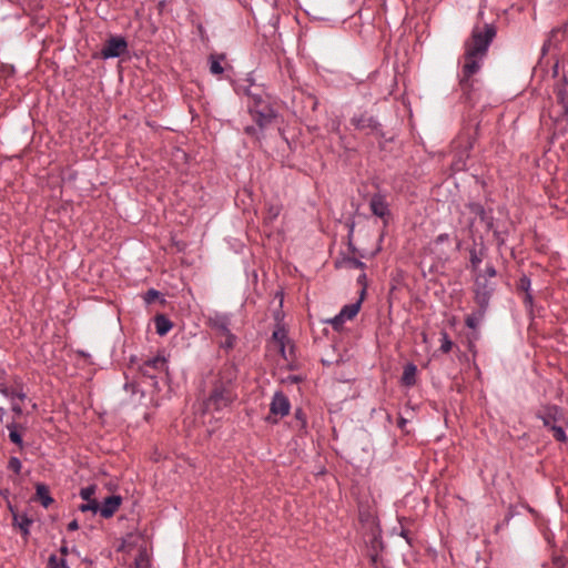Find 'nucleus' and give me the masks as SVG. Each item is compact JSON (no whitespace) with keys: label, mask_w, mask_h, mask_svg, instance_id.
<instances>
[{"label":"nucleus","mask_w":568,"mask_h":568,"mask_svg":"<svg viewBox=\"0 0 568 568\" xmlns=\"http://www.w3.org/2000/svg\"><path fill=\"white\" fill-rule=\"evenodd\" d=\"M349 248L354 252L355 251V247L353 246L352 243H349Z\"/></svg>","instance_id":"obj_52"},{"label":"nucleus","mask_w":568,"mask_h":568,"mask_svg":"<svg viewBox=\"0 0 568 568\" xmlns=\"http://www.w3.org/2000/svg\"><path fill=\"white\" fill-rule=\"evenodd\" d=\"M496 284L488 278L486 275H477L475 277L473 293L474 302L477 306L489 308L490 300L495 293Z\"/></svg>","instance_id":"obj_4"},{"label":"nucleus","mask_w":568,"mask_h":568,"mask_svg":"<svg viewBox=\"0 0 568 568\" xmlns=\"http://www.w3.org/2000/svg\"><path fill=\"white\" fill-rule=\"evenodd\" d=\"M36 494L44 508H48L53 503V498L50 496L49 488L45 484H37Z\"/></svg>","instance_id":"obj_21"},{"label":"nucleus","mask_w":568,"mask_h":568,"mask_svg":"<svg viewBox=\"0 0 568 568\" xmlns=\"http://www.w3.org/2000/svg\"><path fill=\"white\" fill-rule=\"evenodd\" d=\"M481 275H486V278L490 281V278L497 275V271L493 264H487L485 272Z\"/></svg>","instance_id":"obj_40"},{"label":"nucleus","mask_w":568,"mask_h":568,"mask_svg":"<svg viewBox=\"0 0 568 568\" xmlns=\"http://www.w3.org/2000/svg\"><path fill=\"white\" fill-rule=\"evenodd\" d=\"M478 129H479V124L478 123L475 124L474 126H467L465 129V132L463 133V135H466V141H465V144H464V148H465L466 152L470 151L474 148V144H475L476 139H477Z\"/></svg>","instance_id":"obj_24"},{"label":"nucleus","mask_w":568,"mask_h":568,"mask_svg":"<svg viewBox=\"0 0 568 568\" xmlns=\"http://www.w3.org/2000/svg\"><path fill=\"white\" fill-rule=\"evenodd\" d=\"M466 206L470 213L476 215L480 222L485 224L487 231H491L494 229L495 219L491 210H486L479 202H469Z\"/></svg>","instance_id":"obj_11"},{"label":"nucleus","mask_w":568,"mask_h":568,"mask_svg":"<svg viewBox=\"0 0 568 568\" xmlns=\"http://www.w3.org/2000/svg\"><path fill=\"white\" fill-rule=\"evenodd\" d=\"M549 430L552 433L554 438L557 442L566 443L567 436L561 425L558 423L549 428Z\"/></svg>","instance_id":"obj_31"},{"label":"nucleus","mask_w":568,"mask_h":568,"mask_svg":"<svg viewBox=\"0 0 568 568\" xmlns=\"http://www.w3.org/2000/svg\"><path fill=\"white\" fill-rule=\"evenodd\" d=\"M8 468L14 471L16 474H19L22 468L21 460L18 457H10L8 462Z\"/></svg>","instance_id":"obj_37"},{"label":"nucleus","mask_w":568,"mask_h":568,"mask_svg":"<svg viewBox=\"0 0 568 568\" xmlns=\"http://www.w3.org/2000/svg\"><path fill=\"white\" fill-rule=\"evenodd\" d=\"M126 51L128 42L125 38L121 36H112L105 41L101 50V57L104 60L114 59L123 55Z\"/></svg>","instance_id":"obj_7"},{"label":"nucleus","mask_w":568,"mask_h":568,"mask_svg":"<svg viewBox=\"0 0 568 568\" xmlns=\"http://www.w3.org/2000/svg\"><path fill=\"white\" fill-rule=\"evenodd\" d=\"M555 92L558 102L565 112H568V78L566 75L557 83Z\"/></svg>","instance_id":"obj_18"},{"label":"nucleus","mask_w":568,"mask_h":568,"mask_svg":"<svg viewBox=\"0 0 568 568\" xmlns=\"http://www.w3.org/2000/svg\"><path fill=\"white\" fill-rule=\"evenodd\" d=\"M294 418H295L294 427L298 428L300 430H303V429L306 428V426H307V418H306V415H305V413H304V410L302 408H296L295 409Z\"/></svg>","instance_id":"obj_28"},{"label":"nucleus","mask_w":568,"mask_h":568,"mask_svg":"<svg viewBox=\"0 0 568 568\" xmlns=\"http://www.w3.org/2000/svg\"><path fill=\"white\" fill-rule=\"evenodd\" d=\"M273 338L274 339H278L280 338V333L278 332H274L273 333Z\"/></svg>","instance_id":"obj_51"},{"label":"nucleus","mask_w":568,"mask_h":568,"mask_svg":"<svg viewBox=\"0 0 568 568\" xmlns=\"http://www.w3.org/2000/svg\"><path fill=\"white\" fill-rule=\"evenodd\" d=\"M58 568H70L67 564V559L61 557L60 560H59V565H58Z\"/></svg>","instance_id":"obj_49"},{"label":"nucleus","mask_w":568,"mask_h":568,"mask_svg":"<svg viewBox=\"0 0 568 568\" xmlns=\"http://www.w3.org/2000/svg\"><path fill=\"white\" fill-rule=\"evenodd\" d=\"M449 240H450L449 234L442 233V234L437 235V237L435 239V243L442 244V243L448 242Z\"/></svg>","instance_id":"obj_44"},{"label":"nucleus","mask_w":568,"mask_h":568,"mask_svg":"<svg viewBox=\"0 0 568 568\" xmlns=\"http://www.w3.org/2000/svg\"><path fill=\"white\" fill-rule=\"evenodd\" d=\"M351 123L356 130L367 131V133L385 138L382 124L373 115H368L367 113L354 114L351 119Z\"/></svg>","instance_id":"obj_6"},{"label":"nucleus","mask_w":568,"mask_h":568,"mask_svg":"<svg viewBox=\"0 0 568 568\" xmlns=\"http://www.w3.org/2000/svg\"><path fill=\"white\" fill-rule=\"evenodd\" d=\"M159 297H160V292L154 288H150L143 295V300H144L145 304H148V305L152 304Z\"/></svg>","instance_id":"obj_35"},{"label":"nucleus","mask_w":568,"mask_h":568,"mask_svg":"<svg viewBox=\"0 0 568 568\" xmlns=\"http://www.w3.org/2000/svg\"><path fill=\"white\" fill-rule=\"evenodd\" d=\"M148 567H149V559H148L146 551L144 549L140 550L133 561V568H148Z\"/></svg>","instance_id":"obj_32"},{"label":"nucleus","mask_w":568,"mask_h":568,"mask_svg":"<svg viewBox=\"0 0 568 568\" xmlns=\"http://www.w3.org/2000/svg\"><path fill=\"white\" fill-rule=\"evenodd\" d=\"M282 210L283 205L278 201L267 202L265 207L264 225L271 227L280 216Z\"/></svg>","instance_id":"obj_16"},{"label":"nucleus","mask_w":568,"mask_h":568,"mask_svg":"<svg viewBox=\"0 0 568 568\" xmlns=\"http://www.w3.org/2000/svg\"><path fill=\"white\" fill-rule=\"evenodd\" d=\"M154 324H155L156 333L160 336L166 335L173 326L172 322L164 314L155 315Z\"/></svg>","instance_id":"obj_20"},{"label":"nucleus","mask_w":568,"mask_h":568,"mask_svg":"<svg viewBox=\"0 0 568 568\" xmlns=\"http://www.w3.org/2000/svg\"><path fill=\"white\" fill-rule=\"evenodd\" d=\"M369 209L372 213L377 217L386 219L390 216L389 205L384 194H373L369 200Z\"/></svg>","instance_id":"obj_13"},{"label":"nucleus","mask_w":568,"mask_h":568,"mask_svg":"<svg viewBox=\"0 0 568 568\" xmlns=\"http://www.w3.org/2000/svg\"><path fill=\"white\" fill-rule=\"evenodd\" d=\"M365 280H366V274L365 273H362L359 276H358V283L361 284H364L365 283Z\"/></svg>","instance_id":"obj_50"},{"label":"nucleus","mask_w":568,"mask_h":568,"mask_svg":"<svg viewBox=\"0 0 568 568\" xmlns=\"http://www.w3.org/2000/svg\"><path fill=\"white\" fill-rule=\"evenodd\" d=\"M166 369V359L163 356H154L140 366L141 375L152 381V386L158 388V374Z\"/></svg>","instance_id":"obj_5"},{"label":"nucleus","mask_w":568,"mask_h":568,"mask_svg":"<svg viewBox=\"0 0 568 568\" xmlns=\"http://www.w3.org/2000/svg\"><path fill=\"white\" fill-rule=\"evenodd\" d=\"M17 427L18 426L16 423H11L10 425L7 426V428L9 430V438L13 444L18 445L19 447H22V445H23L22 436L18 432Z\"/></svg>","instance_id":"obj_27"},{"label":"nucleus","mask_w":568,"mask_h":568,"mask_svg":"<svg viewBox=\"0 0 568 568\" xmlns=\"http://www.w3.org/2000/svg\"><path fill=\"white\" fill-rule=\"evenodd\" d=\"M523 303H524L525 308L527 310V312L529 314H532V312H534V296H532L531 293H526L524 295Z\"/></svg>","instance_id":"obj_38"},{"label":"nucleus","mask_w":568,"mask_h":568,"mask_svg":"<svg viewBox=\"0 0 568 568\" xmlns=\"http://www.w3.org/2000/svg\"><path fill=\"white\" fill-rule=\"evenodd\" d=\"M406 424H407V419L400 416V417L398 418L397 426H398L400 429H404V428H405V426H406Z\"/></svg>","instance_id":"obj_47"},{"label":"nucleus","mask_w":568,"mask_h":568,"mask_svg":"<svg viewBox=\"0 0 568 568\" xmlns=\"http://www.w3.org/2000/svg\"><path fill=\"white\" fill-rule=\"evenodd\" d=\"M253 103L248 105V113L256 126L263 132L277 116L274 108L260 95H253Z\"/></svg>","instance_id":"obj_3"},{"label":"nucleus","mask_w":568,"mask_h":568,"mask_svg":"<svg viewBox=\"0 0 568 568\" xmlns=\"http://www.w3.org/2000/svg\"><path fill=\"white\" fill-rule=\"evenodd\" d=\"M453 341L450 339L448 333L446 331L440 332V351L443 353H448L453 348Z\"/></svg>","instance_id":"obj_30"},{"label":"nucleus","mask_w":568,"mask_h":568,"mask_svg":"<svg viewBox=\"0 0 568 568\" xmlns=\"http://www.w3.org/2000/svg\"><path fill=\"white\" fill-rule=\"evenodd\" d=\"M244 133L257 141H261L264 138V132L256 125H246L244 128Z\"/></svg>","instance_id":"obj_34"},{"label":"nucleus","mask_w":568,"mask_h":568,"mask_svg":"<svg viewBox=\"0 0 568 568\" xmlns=\"http://www.w3.org/2000/svg\"><path fill=\"white\" fill-rule=\"evenodd\" d=\"M496 34L497 29L494 23H485L483 28L475 26L470 38L464 43V63L458 87L465 102L475 103L478 99L479 81L474 75L480 71Z\"/></svg>","instance_id":"obj_1"},{"label":"nucleus","mask_w":568,"mask_h":568,"mask_svg":"<svg viewBox=\"0 0 568 568\" xmlns=\"http://www.w3.org/2000/svg\"><path fill=\"white\" fill-rule=\"evenodd\" d=\"M13 523L19 527L23 536L30 534V526L33 521L27 514H13Z\"/></svg>","instance_id":"obj_22"},{"label":"nucleus","mask_w":568,"mask_h":568,"mask_svg":"<svg viewBox=\"0 0 568 568\" xmlns=\"http://www.w3.org/2000/svg\"><path fill=\"white\" fill-rule=\"evenodd\" d=\"M494 232V236L497 240L498 244H504V237L501 236L500 232L497 230H491Z\"/></svg>","instance_id":"obj_46"},{"label":"nucleus","mask_w":568,"mask_h":568,"mask_svg":"<svg viewBox=\"0 0 568 568\" xmlns=\"http://www.w3.org/2000/svg\"><path fill=\"white\" fill-rule=\"evenodd\" d=\"M224 60V54H211L209 58L210 62V72L212 74L219 75L222 74L224 68L222 67V61Z\"/></svg>","instance_id":"obj_25"},{"label":"nucleus","mask_w":568,"mask_h":568,"mask_svg":"<svg viewBox=\"0 0 568 568\" xmlns=\"http://www.w3.org/2000/svg\"><path fill=\"white\" fill-rule=\"evenodd\" d=\"M487 311H488V308L477 306L476 310H474L470 314H468L465 317V325L468 328L476 331L478 328L479 324L484 321V318L487 314Z\"/></svg>","instance_id":"obj_17"},{"label":"nucleus","mask_w":568,"mask_h":568,"mask_svg":"<svg viewBox=\"0 0 568 568\" xmlns=\"http://www.w3.org/2000/svg\"><path fill=\"white\" fill-rule=\"evenodd\" d=\"M11 409L18 416L23 413L21 405L17 400L11 402Z\"/></svg>","instance_id":"obj_43"},{"label":"nucleus","mask_w":568,"mask_h":568,"mask_svg":"<svg viewBox=\"0 0 568 568\" xmlns=\"http://www.w3.org/2000/svg\"><path fill=\"white\" fill-rule=\"evenodd\" d=\"M222 336L225 337V341L220 344V347L225 351L233 349L237 339L236 336L231 331L229 334H223Z\"/></svg>","instance_id":"obj_33"},{"label":"nucleus","mask_w":568,"mask_h":568,"mask_svg":"<svg viewBox=\"0 0 568 568\" xmlns=\"http://www.w3.org/2000/svg\"><path fill=\"white\" fill-rule=\"evenodd\" d=\"M416 374H417V367L413 363H408L404 367V372L402 375V383L405 386H413L416 383Z\"/></svg>","instance_id":"obj_23"},{"label":"nucleus","mask_w":568,"mask_h":568,"mask_svg":"<svg viewBox=\"0 0 568 568\" xmlns=\"http://www.w3.org/2000/svg\"><path fill=\"white\" fill-rule=\"evenodd\" d=\"M364 294H365V287L362 288L361 297L358 301H356L355 303L346 304L342 307V310L339 311L341 317H344L346 320L354 318L357 315V313L359 312Z\"/></svg>","instance_id":"obj_19"},{"label":"nucleus","mask_w":568,"mask_h":568,"mask_svg":"<svg viewBox=\"0 0 568 568\" xmlns=\"http://www.w3.org/2000/svg\"><path fill=\"white\" fill-rule=\"evenodd\" d=\"M210 327L220 335L229 334L231 325V315L226 313L214 312L207 318Z\"/></svg>","instance_id":"obj_12"},{"label":"nucleus","mask_w":568,"mask_h":568,"mask_svg":"<svg viewBox=\"0 0 568 568\" xmlns=\"http://www.w3.org/2000/svg\"><path fill=\"white\" fill-rule=\"evenodd\" d=\"M399 536L403 537L409 546L413 545V539L410 537L409 531L405 529L403 526H400Z\"/></svg>","instance_id":"obj_41"},{"label":"nucleus","mask_w":568,"mask_h":568,"mask_svg":"<svg viewBox=\"0 0 568 568\" xmlns=\"http://www.w3.org/2000/svg\"><path fill=\"white\" fill-rule=\"evenodd\" d=\"M69 547L63 544L61 547H60V554L62 555L63 558H65V556L69 554Z\"/></svg>","instance_id":"obj_48"},{"label":"nucleus","mask_w":568,"mask_h":568,"mask_svg":"<svg viewBox=\"0 0 568 568\" xmlns=\"http://www.w3.org/2000/svg\"><path fill=\"white\" fill-rule=\"evenodd\" d=\"M346 263L348 264L349 267L352 268H359V270H364L365 268V263L362 262L361 260L356 258V257H348L346 260Z\"/></svg>","instance_id":"obj_39"},{"label":"nucleus","mask_w":568,"mask_h":568,"mask_svg":"<svg viewBox=\"0 0 568 568\" xmlns=\"http://www.w3.org/2000/svg\"><path fill=\"white\" fill-rule=\"evenodd\" d=\"M474 338L477 339L478 338V333H475L474 334Z\"/></svg>","instance_id":"obj_53"},{"label":"nucleus","mask_w":568,"mask_h":568,"mask_svg":"<svg viewBox=\"0 0 568 568\" xmlns=\"http://www.w3.org/2000/svg\"><path fill=\"white\" fill-rule=\"evenodd\" d=\"M60 558L57 557V555L52 554L50 555L48 559V568H58Z\"/></svg>","instance_id":"obj_42"},{"label":"nucleus","mask_w":568,"mask_h":568,"mask_svg":"<svg viewBox=\"0 0 568 568\" xmlns=\"http://www.w3.org/2000/svg\"><path fill=\"white\" fill-rule=\"evenodd\" d=\"M79 529V524H78V520H72L68 524V530L70 531H74V530H78Z\"/></svg>","instance_id":"obj_45"},{"label":"nucleus","mask_w":568,"mask_h":568,"mask_svg":"<svg viewBox=\"0 0 568 568\" xmlns=\"http://www.w3.org/2000/svg\"><path fill=\"white\" fill-rule=\"evenodd\" d=\"M0 394L8 398L10 402L17 399L24 400L27 398V393L24 392V383L22 378L14 376L12 378L11 385L0 383Z\"/></svg>","instance_id":"obj_8"},{"label":"nucleus","mask_w":568,"mask_h":568,"mask_svg":"<svg viewBox=\"0 0 568 568\" xmlns=\"http://www.w3.org/2000/svg\"><path fill=\"white\" fill-rule=\"evenodd\" d=\"M121 504H122V497L121 496H119V495L108 496L103 500L102 505L101 506L99 505L98 513H100V515L103 518H106V519L111 518L116 513V510L119 509Z\"/></svg>","instance_id":"obj_15"},{"label":"nucleus","mask_w":568,"mask_h":568,"mask_svg":"<svg viewBox=\"0 0 568 568\" xmlns=\"http://www.w3.org/2000/svg\"><path fill=\"white\" fill-rule=\"evenodd\" d=\"M484 258V248L477 250L476 247H471L469 250V262L471 271L477 272L480 263Z\"/></svg>","instance_id":"obj_26"},{"label":"nucleus","mask_w":568,"mask_h":568,"mask_svg":"<svg viewBox=\"0 0 568 568\" xmlns=\"http://www.w3.org/2000/svg\"><path fill=\"white\" fill-rule=\"evenodd\" d=\"M536 417L549 429L564 419V414L562 409L557 405H545L537 410Z\"/></svg>","instance_id":"obj_9"},{"label":"nucleus","mask_w":568,"mask_h":568,"mask_svg":"<svg viewBox=\"0 0 568 568\" xmlns=\"http://www.w3.org/2000/svg\"><path fill=\"white\" fill-rule=\"evenodd\" d=\"M237 374V366L233 362H226L220 367L211 383L209 395L203 399L205 412H221L234 403L237 397L235 393Z\"/></svg>","instance_id":"obj_2"},{"label":"nucleus","mask_w":568,"mask_h":568,"mask_svg":"<svg viewBox=\"0 0 568 568\" xmlns=\"http://www.w3.org/2000/svg\"><path fill=\"white\" fill-rule=\"evenodd\" d=\"M517 290L526 293H531V280L528 275L523 274L517 282Z\"/></svg>","instance_id":"obj_29"},{"label":"nucleus","mask_w":568,"mask_h":568,"mask_svg":"<svg viewBox=\"0 0 568 568\" xmlns=\"http://www.w3.org/2000/svg\"><path fill=\"white\" fill-rule=\"evenodd\" d=\"M95 490H97L95 485H89V486L80 489L79 495L85 501L79 506L80 511H82V513L92 511L93 514L98 513L99 503L97 499L93 498Z\"/></svg>","instance_id":"obj_10"},{"label":"nucleus","mask_w":568,"mask_h":568,"mask_svg":"<svg viewBox=\"0 0 568 568\" xmlns=\"http://www.w3.org/2000/svg\"><path fill=\"white\" fill-rule=\"evenodd\" d=\"M345 321H347V320L344 317H341V313H338L337 315H335L333 318L328 320L327 322L332 324V326L335 331H339L343 327Z\"/></svg>","instance_id":"obj_36"},{"label":"nucleus","mask_w":568,"mask_h":568,"mask_svg":"<svg viewBox=\"0 0 568 568\" xmlns=\"http://www.w3.org/2000/svg\"><path fill=\"white\" fill-rule=\"evenodd\" d=\"M291 408L290 400L287 396L283 392H276L273 395L271 405H270V412L274 415H280L281 417H284L288 415Z\"/></svg>","instance_id":"obj_14"}]
</instances>
